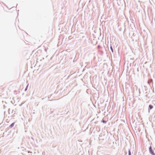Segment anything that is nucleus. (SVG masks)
I'll use <instances>...</instances> for the list:
<instances>
[{
	"instance_id": "obj_1",
	"label": "nucleus",
	"mask_w": 155,
	"mask_h": 155,
	"mask_svg": "<svg viewBox=\"0 0 155 155\" xmlns=\"http://www.w3.org/2000/svg\"><path fill=\"white\" fill-rule=\"evenodd\" d=\"M149 150H150V153L152 154H153V150H152V147H150V148H149Z\"/></svg>"
},
{
	"instance_id": "obj_2",
	"label": "nucleus",
	"mask_w": 155,
	"mask_h": 155,
	"mask_svg": "<svg viewBox=\"0 0 155 155\" xmlns=\"http://www.w3.org/2000/svg\"><path fill=\"white\" fill-rule=\"evenodd\" d=\"M14 124H15V123H12V124H11L10 126V127H13V126H14Z\"/></svg>"
},
{
	"instance_id": "obj_3",
	"label": "nucleus",
	"mask_w": 155,
	"mask_h": 155,
	"mask_svg": "<svg viewBox=\"0 0 155 155\" xmlns=\"http://www.w3.org/2000/svg\"><path fill=\"white\" fill-rule=\"evenodd\" d=\"M149 107L150 109H151L153 108V106L151 105H149Z\"/></svg>"
},
{
	"instance_id": "obj_4",
	"label": "nucleus",
	"mask_w": 155,
	"mask_h": 155,
	"mask_svg": "<svg viewBox=\"0 0 155 155\" xmlns=\"http://www.w3.org/2000/svg\"><path fill=\"white\" fill-rule=\"evenodd\" d=\"M102 122H103V123H106L107 122L106 121H105L104 120H102Z\"/></svg>"
},
{
	"instance_id": "obj_5",
	"label": "nucleus",
	"mask_w": 155,
	"mask_h": 155,
	"mask_svg": "<svg viewBox=\"0 0 155 155\" xmlns=\"http://www.w3.org/2000/svg\"><path fill=\"white\" fill-rule=\"evenodd\" d=\"M129 155H131V152L130 150L129 151Z\"/></svg>"
}]
</instances>
